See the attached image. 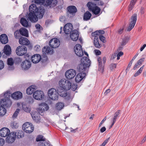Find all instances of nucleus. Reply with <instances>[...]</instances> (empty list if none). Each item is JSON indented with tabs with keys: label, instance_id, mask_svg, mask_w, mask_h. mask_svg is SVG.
Segmentation results:
<instances>
[{
	"label": "nucleus",
	"instance_id": "f257e3e1",
	"mask_svg": "<svg viewBox=\"0 0 146 146\" xmlns=\"http://www.w3.org/2000/svg\"><path fill=\"white\" fill-rule=\"evenodd\" d=\"M3 96L5 98L0 100V116L3 115L6 113V110L4 107H10L12 104L9 98L10 94L9 92L5 93Z\"/></svg>",
	"mask_w": 146,
	"mask_h": 146
},
{
	"label": "nucleus",
	"instance_id": "f03ea898",
	"mask_svg": "<svg viewBox=\"0 0 146 146\" xmlns=\"http://www.w3.org/2000/svg\"><path fill=\"white\" fill-rule=\"evenodd\" d=\"M91 61L87 57H84L81 60V63L79 65L77 68L80 72L84 71L88 72L87 69L90 66Z\"/></svg>",
	"mask_w": 146,
	"mask_h": 146
},
{
	"label": "nucleus",
	"instance_id": "7ed1b4c3",
	"mask_svg": "<svg viewBox=\"0 0 146 146\" xmlns=\"http://www.w3.org/2000/svg\"><path fill=\"white\" fill-rule=\"evenodd\" d=\"M29 9L30 12L36 13L39 19H41L43 17L45 12L43 8L40 7L38 8L35 4H32L30 5Z\"/></svg>",
	"mask_w": 146,
	"mask_h": 146
},
{
	"label": "nucleus",
	"instance_id": "20e7f679",
	"mask_svg": "<svg viewBox=\"0 0 146 146\" xmlns=\"http://www.w3.org/2000/svg\"><path fill=\"white\" fill-rule=\"evenodd\" d=\"M34 1L35 3L40 5L44 3L46 6H49V7L50 8L54 7L58 3L57 0H34Z\"/></svg>",
	"mask_w": 146,
	"mask_h": 146
},
{
	"label": "nucleus",
	"instance_id": "39448f33",
	"mask_svg": "<svg viewBox=\"0 0 146 146\" xmlns=\"http://www.w3.org/2000/svg\"><path fill=\"white\" fill-rule=\"evenodd\" d=\"M60 87L58 88L64 89L66 90H70L71 87V83L68 80L65 79H62L59 82Z\"/></svg>",
	"mask_w": 146,
	"mask_h": 146
},
{
	"label": "nucleus",
	"instance_id": "423d86ee",
	"mask_svg": "<svg viewBox=\"0 0 146 146\" xmlns=\"http://www.w3.org/2000/svg\"><path fill=\"white\" fill-rule=\"evenodd\" d=\"M87 6L89 10L91 11L94 14L98 15L100 12V8L97 6L95 4L91 2H89L87 4Z\"/></svg>",
	"mask_w": 146,
	"mask_h": 146
},
{
	"label": "nucleus",
	"instance_id": "0eeeda50",
	"mask_svg": "<svg viewBox=\"0 0 146 146\" xmlns=\"http://www.w3.org/2000/svg\"><path fill=\"white\" fill-rule=\"evenodd\" d=\"M67 90L64 89L58 88L57 90L58 94L60 96L65 97V99L66 100L69 101L70 99V94L67 93Z\"/></svg>",
	"mask_w": 146,
	"mask_h": 146
},
{
	"label": "nucleus",
	"instance_id": "6e6552de",
	"mask_svg": "<svg viewBox=\"0 0 146 146\" xmlns=\"http://www.w3.org/2000/svg\"><path fill=\"white\" fill-rule=\"evenodd\" d=\"M22 128L23 130L26 133H30L34 130V127L31 123L26 122L23 124Z\"/></svg>",
	"mask_w": 146,
	"mask_h": 146
},
{
	"label": "nucleus",
	"instance_id": "1a4fd4ad",
	"mask_svg": "<svg viewBox=\"0 0 146 146\" xmlns=\"http://www.w3.org/2000/svg\"><path fill=\"white\" fill-rule=\"evenodd\" d=\"M48 95L50 98L53 100H57L58 98V92L54 88H52L49 89L48 92Z\"/></svg>",
	"mask_w": 146,
	"mask_h": 146
},
{
	"label": "nucleus",
	"instance_id": "9d476101",
	"mask_svg": "<svg viewBox=\"0 0 146 146\" xmlns=\"http://www.w3.org/2000/svg\"><path fill=\"white\" fill-rule=\"evenodd\" d=\"M137 19V14H134L132 15L130 19L129 24L127 29V31H130L134 27L136 22Z\"/></svg>",
	"mask_w": 146,
	"mask_h": 146
},
{
	"label": "nucleus",
	"instance_id": "9b49d317",
	"mask_svg": "<svg viewBox=\"0 0 146 146\" xmlns=\"http://www.w3.org/2000/svg\"><path fill=\"white\" fill-rule=\"evenodd\" d=\"M60 42L59 40L56 38L52 39L49 43V46L53 48H58L60 45Z\"/></svg>",
	"mask_w": 146,
	"mask_h": 146
},
{
	"label": "nucleus",
	"instance_id": "f8f14e48",
	"mask_svg": "<svg viewBox=\"0 0 146 146\" xmlns=\"http://www.w3.org/2000/svg\"><path fill=\"white\" fill-rule=\"evenodd\" d=\"M27 51V48L25 46H19L16 49V52L19 56H23L25 54Z\"/></svg>",
	"mask_w": 146,
	"mask_h": 146
},
{
	"label": "nucleus",
	"instance_id": "ddd939ff",
	"mask_svg": "<svg viewBox=\"0 0 146 146\" xmlns=\"http://www.w3.org/2000/svg\"><path fill=\"white\" fill-rule=\"evenodd\" d=\"M68 16L69 17H72L75 14L77 11L76 8L74 6H70L67 7Z\"/></svg>",
	"mask_w": 146,
	"mask_h": 146
},
{
	"label": "nucleus",
	"instance_id": "4468645a",
	"mask_svg": "<svg viewBox=\"0 0 146 146\" xmlns=\"http://www.w3.org/2000/svg\"><path fill=\"white\" fill-rule=\"evenodd\" d=\"M74 52L76 55L79 57H81L84 55L82 47L79 44H77L75 46Z\"/></svg>",
	"mask_w": 146,
	"mask_h": 146
},
{
	"label": "nucleus",
	"instance_id": "2eb2a0df",
	"mask_svg": "<svg viewBox=\"0 0 146 146\" xmlns=\"http://www.w3.org/2000/svg\"><path fill=\"white\" fill-rule=\"evenodd\" d=\"M33 96L34 99L37 100H41L43 98L44 94L42 91L37 90L34 92Z\"/></svg>",
	"mask_w": 146,
	"mask_h": 146
},
{
	"label": "nucleus",
	"instance_id": "dca6fc26",
	"mask_svg": "<svg viewBox=\"0 0 146 146\" xmlns=\"http://www.w3.org/2000/svg\"><path fill=\"white\" fill-rule=\"evenodd\" d=\"M76 74V71L73 69H70L66 71L65 76L67 79H71L73 78Z\"/></svg>",
	"mask_w": 146,
	"mask_h": 146
},
{
	"label": "nucleus",
	"instance_id": "f3484780",
	"mask_svg": "<svg viewBox=\"0 0 146 146\" xmlns=\"http://www.w3.org/2000/svg\"><path fill=\"white\" fill-rule=\"evenodd\" d=\"M16 136V133L15 132H13L10 133L6 136V142L8 143H13L15 139Z\"/></svg>",
	"mask_w": 146,
	"mask_h": 146
},
{
	"label": "nucleus",
	"instance_id": "a211bd4d",
	"mask_svg": "<svg viewBox=\"0 0 146 146\" xmlns=\"http://www.w3.org/2000/svg\"><path fill=\"white\" fill-rule=\"evenodd\" d=\"M37 17L38 16L36 13L30 12L28 15L27 19L29 20L32 22H36L38 20Z\"/></svg>",
	"mask_w": 146,
	"mask_h": 146
},
{
	"label": "nucleus",
	"instance_id": "6ab92c4d",
	"mask_svg": "<svg viewBox=\"0 0 146 146\" xmlns=\"http://www.w3.org/2000/svg\"><path fill=\"white\" fill-rule=\"evenodd\" d=\"M87 72L84 71L80 72L76 76L75 80L76 82H79L86 76Z\"/></svg>",
	"mask_w": 146,
	"mask_h": 146
},
{
	"label": "nucleus",
	"instance_id": "aec40b11",
	"mask_svg": "<svg viewBox=\"0 0 146 146\" xmlns=\"http://www.w3.org/2000/svg\"><path fill=\"white\" fill-rule=\"evenodd\" d=\"M73 27L71 23H68L66 24L64 28V31L66 34H69L72 30Z\"/></svg>",
	"mask_w": 146,
	"mask_h": 146
},
{
	"label": "nucleus",
	"instance_id": "412c9836",
	"mask_svg": "<svg viewBox=\"0 0 146 146\" xmlns=\"http://www.w3.org/2000/svg\"><path fill=\"white\" fill-rule=\"evenodd\" d=\"M10 133V130L7 127H3L0 130V135L2 137H6Z\"/></svg>",
	"mask_w": 146,
	"mask_h": 146
},
{
	"label": "nucleus",
	"instance_id": "4be33fe9",
	"mask_svg": "<svg viewBox=\"0 0 146 146\" xmlns=\"http://www.w3.org/2000/svg\"><path fill=\"white\" fill-rule=\"evenodd\" d=\"M31 62L28 60H26L24 61L21 64L22 68L25 70H27L31 66Z\"/></svg>",
	"mask_w": 146,
	"mask_h": 146
},
{
	"label": "nucleus",
	"instance_id": "5701e85b",
	"mask_svg": "<svg viewBox=\"0 0 146 146\" xmlns=\"http://www.w3.org/2000/svg\"><path fill=\"white\" fill-rule=\"evenodd\" d=\"M79 35L78 32L76 30H74L70 34V37L72 40L76 41L78 38Z\"/></svg>",
	"mask_w": 146,
	"mask_h": 146
},
{
	"label": "nucleus",
	"instance_id": "b1692460",
	"mask_svg": "<svg viewBox=\"0 0 146 146\" xmlns=\"http://www.w3.org/2000/svg\"><path fill=\"white\" fill-rule=\"evenodd\" d=\"M41 59L40 55L38 54L33 55L31 58L32 62L35 64L38 63L41 60Z\"/></svg>",
	"mask_w": 146,
	"mask_h": 146
},
{
	"label": "nucleus",
	"instance_id": "393cba45",
	"mask_svg": "<svg viewBox=\"0 0 146 146\" xmlns=\"http://www.w3.org/2000/svg\"><path fill=\"white\" fill-rule=\"evenodd\" d=\"M19 43L20 44L27 45L30 44L29 40L26 37H21L19 39Z\"/></svg>",
	"mask_w": 146,
	"mask_h": 146
},
{
	"label": "nucleus",
	"instance_id": "a878e982",
	"mask_svg": "<svg viewBox=\"0 0 146 146\" xmlns=\"http://www.w3.org/2000/svg\"><path fill=\"white\" fill-rule=\"evenodd\" d=\"M22 93L20 92H16L11 95L12 98L15 100H19L22 97Z\"/></svg>",
	"mask_w": 146,
	"mask_h": 146
},
{
	"label": "nucleus",
	"instance_id": "bb28decb",
	"mask_svg": "<svg viewBox=\"0 0 146 146\" xmlns=\"http://www.w3.org/2000/svg\"><path fill=\"white\" fill-rule=\"evenodd\" d=\"M11 52V49L10 46L6 45L4 46L3 53L7 56L10 55Z\"/></svg>",
	"mask_w": 146,
	"mask_h": 146
},
{
	"label": "nucleus",
	"instance_id": "cd10ccee",
	"mask_svg": "<svg viewBox=\"0 0 146 146\" xmlns=\"http://www.w3.org/2000/svg\"><path fill=\"white\" fill-rule=\"evenodd\" d=\"M0 41L3 44H6L8 41V37L5 34H3L0 36Z\"/></svg>",
	"mask_w": 146,
	"mask_h": 146
},
{
	"label": "nucleus",
	"instance_id": "c85d7f7f",
	"mask_svg": "<svg viewBox=\"0 0 146 146\" xmlns=\"http://www.w3.org/2000/svg\"><path fill=\"white\" fill-rule=\"evenodd\" d=\"M42 50L43 53L48 54H51L53 52V49L48 46L44 47Z\"/></svg>",
	"mask_w": 146,
	"mask_h": 146
},
{
	"label": "nucleus",
	"instance_id": "c756f323",
	"mask_svg": "<svg viewBox=\"0 0 146 146\" xmlns=\"http://www.w3.org/2000/svg\"><path fill=\"white\" fill-rule=\"evenodd\" d=\"M20 35L26 37L29 36L28 30L24 28H21L19 30Z\"/></svg>",
	"mask_w": 146,
	"mask_h": 146
},
{
	"label": "nucleus",
	"instance_id": "7c9ffc66",
	"mask_svg": "<svg viewBox=\"0 0 146 146\" xmlns=\"http://www.w3.org/2000/svg\"><path fill=\"white\" fill-rule=\"evenodd\" d=\"M120 113V110H117L114 114V116L111 119L112 121L113 122V123H115L116 121L117 117H119V115Z\"/></svg>",
	"mask_w": 146,
	"mask_h": 146
},
{
	"label": "nucleus",
	"instance_id": "2f4dec72",
	"mask_svg": "<svg viewBox=\"0 0 146 146\" xmlns=\"http://www.w3.org/2000/svg\"><path fill=\"white\" fill-rule=\"evenodd\" d=\"M92 16L91 14L88 11L85 13L84 15L83 19L84 21H88L89 20Z\"/></svg>",
	"mask_w": 146,
	"mask_h": 146
},
{
	"label": "nucleus",
	"instance_id": "473e14b6",
	"mask_svg": "<svg viewBox=\"0 0 146 146\" xmlns=\"http://www.w3.org/2000/svg\"><path fill=\"white\" fill-rule=\"evenodd\" d=\"M35 88V86L33 85L30 86L26 90L27 93L28 94H32L34 92Z\"/></svg>",
	"mask_w": 146,
	"mask_h": 146
},
{
	"label": "nucleus",
	"instance_id": "72a5a7b5",
	"mask_svg": "<svg viewBox=\"0 0 146 146\" xmlns=\"http://www.w3.org/2000/svg\"><path fill=\"white\" fill-rule=\"evenodd\" d=\"M128 40V38L127 37H125L124 38H123L122 39V42L121 43V46H120L119 47L118 50H121V48H123V46H124L125 45L126 43L127 42Z\"/></svg>",
	"mask_w": 146,
	"mask_h": 146
},
{
	"label": "nucleus",
	"instance_id": "f704fd0d",
	"mask_svg": "<svg viewBox=\"0 0 146 146\" xmlns=\"http://www.w3.org/2000/svg\"><path fill=\"white\" fill-rule=\"evenodd\" d=\"M20 23L25 27H27L28 26V22L25 18H22L20 20Z\"/></svg>",
	"mask_w": 146,
	"mask_h": 146
},
{
	"label": "nucleus",
	"instance_id": "c9c22d12",
	"mask_svg": "<svg viewBox=\"0 0 146 146\" xmlns=\"http://www.w3.org/2000/svg\"><path fill=\"white\" fill-rule=\"evenodd\" d=\"M137 1V0H131L128 7L129 11H130L132 9Z\"/></svg>",
	"mask_w": 146,
	"mask_h": 146
},
{
	"label": "nucleus",
	"instance_id": "e433bc0d",
	"mask_svg": "<svg viewBox=\"0 0 146 146\" xmlns=\"http://www.w3.org/2000/svg\"><path fill=\"white\" fill-rule=\"evenodd\" d=\"M98 63L99 69L100 70H103L104 69V66L102 64V59L101 57H98Z\"/></svg>",
	"mask_w": 146,
	"mask_h": 146
},
{
	"label": "nucleus",
	"instance_id": "4c0bfd02",
	"mask_svg": "<svg viewBox=\"0 0 146 146\" xmlns=\"http://www.w3.org/2000/svg\"><path fill=\"white\" fill-rule=\"evenodd\" d=\"M94 44L95 46L97 48H99L101 47L99 43L98 37H96L94 38Z\"/></svg>",
	"mask_w": 146,
	"mask_h": 146
},
{
	"label": "nucleus",
	"instance_id": "58836bf2",
	"mask_svg": "<svg viewBox=\"0 0 146 146\" xmlns=\"http://www.w3.org/2000/svg\"><path fill=\"white\" fill-rule=\"evenodd\" d=\"M64 106L63 103L61 102H59L56 104V108L58 110H60L63 108Z\"/></svg>",
	"mask_w": 146,
	"mask_h": 146
},
{
	"label": "nucleus",
	"instance_id": "ea45409f",
	"mask_svg": "<svg viewBox=\"0 0 146 146\" xmlns=\"http://www.w3.org/2000/svg\"><path fill=\"white\" fill-rule=\"evenodd\" d=\"M23 110L25 112L28 113L31 111V109L29 106H27L24 104H22Z\"/></svg>",
	"mask_w": 146,
	"mask_h": 146
},
{
	"label": "nucleus",
	"instance_id": "a19ab883",
	"mask_svg": "<svg viewBox=\"0 0 146 146\" xmlns=\"http://www.w3.org/2000/svg\"><path fill=\"white\" fill-rule=\"evenodd\" d=\"M39 106H42V108H44V109L46 111L48 110L49 107L47 104L45 103H42L39 104Z\"/></svg>",
	"mask_w": 146,
	"mask_h": 146
},
{
	"label": "nucleus",
	"instance_id": "79ce46f5",
	"mask_svg": "<svg viewBox=\"0 0 146 146\" xmlns=\"http://www.w3.org/2000/svg\"><path fill=\"white\" fill-rule=\"evenodd\" d=\"M144 67V65L141 66L137 71L134 74V76L136 77L139 75L142 72Z\"/></svg>",
	"mask_w": 146,
	"mask_h": 146
},
{
	"label": "nucleus",
	"instance_id": "37998d69",
	"mask_svg": "<svg viewBox=\"0 0 146 146\" xmlns=\"http://www.w3.org/2000/svg\"><path fill=\"white\" fill-rule=\"evenodd\" d=\"M44 143H39V146H52L48 141H44Z\"/></svg>",
	"mask_w": 146,
	"mask_h": 146
},
{
	"label": "nucleus",
	"instance_id": "c03bdc74",
	"mask_svg": "<svg viewBox=\"0 0 146 146\" xmlns=\"http://www.w3.org/2000/svg\"><path fill=\"white\" fill-rule=\"evenodd\" d=\"M37 111L39 114L41 115H42L44 114V112L45 110L44 108H42V107H39L37 109Z\"/></svg>",
	"mask_w": 146,
	"mask_h": 146
},
{
	"label": "nucleus",
	"instance_id": "a18cd8bd",
	"mask_svg": "<svg viewBox=\"0 0 146 146\" xmlns=\"http://www.w3.org/2000/svg\"><path fill=\"white\" fill-rule=\"evenodd\" d=\"M31 116L35 122L38 123L40 121V117H39V115H38V116H36L35 115L31 114Z\"/></svg>",
	"mask_w": 146,
	"mask_h": 146
},
{
	"label": "nucleus",
	"instance_id": "49530a36",
	"mask_svg": "<svg viewBox=\"0 0 146 146\" xmlns=\"http://www.w3.org/2000/svg\"><path fill=\"white\" fill-rule=\"evenodd\" d=\"M45 140V138H44L43 136L41 135H39L38 136L36 139V141H44Z\"/></svg>",
	"mask_w": 146,
	"mask_h": 146
},
{
	"label": "nucleus",
	"instance_id": "de8ad7c7",
	"mask_svg": "<svg viewBox=\"0 0 146 146\" xmlns=\"http://www.w3.org/2000/svg\"><path fill=\"white\" fill-rule=\"evenodd\" d=\"M14 64V61L12 58H8L7 59V64L8 65L12 66Z\"/></svg>",
	"mask_w": 146,
	"mask_h": 146
},
{
	"label": "nucleus",
	"instance_id": "09e8293b",
	"mask_svg": "<svg viewBox=\"0 0 146 146\" xmlns=\"http://www.w3.org/2000/svg\"><path fill=\"white\" fill-rule=\"evenodd\" d=\"M19 31L17 30L14 32L15 36L17 39H19L20 36Z\"/></svg>",
	"mask_w": 146,
	"mask_h": 146
},
{
	"label": "nucleus",
	"instance_id": "8fccbe9b",
	"mask_svg": "<svg viewBox=\"0 0 146 146\" xmlns=\"http://www.w3.org/2000/svg\"><path fill=\"white\" fill-rule=\"evenodd\" d=\"M117 64H115L112 63L110 66V68L111 71L113 70L116 68Z\"/></svg>",
	"mask_w": 146,
	"mask_h": 146
},
{
	"label": "nucleus",
	"instance_id": "3c124183",
	"mask_svg": "<svg viewBox=\"0 0 146 146\" xmlns=\"http://www.w3.org/2000/svg\"><path fill=\"white\" fill-rule=\"evenodd\" d=\"M20 111L19 109L18 108L16 110L12 116L13 118H16L18 114L19 113Z\"/></svg>",
	"mask_w": 146,
	"mask_h": 146
},
{
	"label": "nucleus",
	"instance_id": "603ef678",
	"mask_svg": "<svg viewBox=\"0 0 146 146\" xmlns=\"http://www.w3.org/2000/svg\"><path fill=\"white\" fill-rule=\"evenodd\" d=\"M98 32V31H96L94 32H93L91 34L92 36H94V38L98 37L99 36Z\"/></svg>",
	"mask_w": 146,
	"mask_h": 146
},
{
	"label": "nucleus",
	"instance_id": "864d4df0",
	"mask_svg": "<svg viewBox=\"0 0 146 146\" xmlns=\"http://www.w3.org/2000/svg\"><path fill=\"white\" fill-rule=\"evenodd\" d=\"M18 132H19L18 134V138H22L24 137V134L23 131H19Z\"/></svg>",
	"mask_w": 146,
	"mask_h": 146
},
{
	"label": "nucleus",
	"instance_id": "5fc2aeb1",
	"mask_svg": "<svg viewBox=\"0 0 146 146\" xmlns=\"http://www.w3.org/2000/svg\"><path fill=\"white\" fill-rule=\"evenodd\" d=\"M17 124L15 122H13L11 123V127L13 128H16L17 127Z\"/></svg>",
	"mask_w": 146,
	"mask_h": 146
},
{
	"label": "nucleus",
	"instance_id": "6e6d98bb",
	"mask_svg": "<svg viewBox=\"0 0 146 146\" xmlns=\"http://www.w3.org/2000/svg\"><path fill=\"white\" fill-rule=\"evenodd\" d=\"M99 38L100 40L103 42H105V38L102 35H100L99 36Z\"/></svg>",
	"mask_w": 146,
	"mask_h": 146
},
{
	"label": "nucleus",
	"instance_id": "4d7b16f0",
	"mask_svg": "<svg viewBox=\"0 0 146 146\" xmlns=\"http://www.w3.org/2000/svg\"><path fill=\"white\" fill-rule=\"evenodd\" d=\"M123 54V53L121 51L119 52L117 54V59L119 60L120 58V57L122 56Z\"/></svg>",
	"mask_w": 146,
	"mask_h": 146
},
{
	"label": "nucleus",
	"instance_id": "13d9d810",
	"mask_svg": "<svg viewBox=\"0 0 146 146\" xmlns=\"http://www.w3.org/2000/svg\"><path fill=\"white\" fill-rule=\"evenodd\" d=\"M72 90L74 91L76 90L77 88V85L74 84H71V88Z\"/></svg>",
	"mask_w": 146,
	"mask_h": 146
},
{
	"label": "nucleus",
	"instance_id": "bf43d9fd",
	"mask_svg": "<svg viewBox=\"0 0 146 146\" xmlns=\"http://www.w3.org/2000/svg\"><path fill=\"white\" fill-rule=\"evenodd\" d=\"M145 58H142L138 60L137 62V64H139L140 65L142 64V63L144 61Z\"/></svg>",
	"mask_w": 146,
	"mask_h": 146
},
{
	"label": "nucleus",
	"instance_id": "052dcab7",
	"mask_svg": "<svg viewBox=\"0 0 146 146\" xmlns=\"http://www.w3.org/2000/svg\"><path fill=\"white\" fill-rule=\"evenodd\" d=\"M5 141L4 139L1 138H0V146H2L4 144Z\"/></svg>",
	"mask_w": 146,
	"mask_h": 146
},
{
	"label": "nucleus",
	"instance_id": "680f3d73",
	"mask_svg": "<svg viewBox=\"0 0 146 146\" xmlns=\"http://www.w3.org/2000/svg\"><path fill=\"white\" fill-rule=\"evenodd\" d=\"M4 67V64L3 61L0 60V70L2 69Z\"/></svg>",
	"mask_w": 146,
	"mask_h": 146
},
{
	"label": "nucleus",
	"instance_id": "e2e57ef3",
	"mask_svg": "<svg viewBox=\"0 0 146 146\" xmlns=\"http://www.w3.org/2000/svg\"><path fill=\"white\" fill-rule=\"evenodd\" d=\"M109 138H110L109 137L106 139L103 142V143L101 145L102 146H104L106 143L108 142Z\"/></svg>",
	"mask_w": 146,
	"mask_h": 146
},
{
	"label": "nucleus",
	"instance_id": "0e129e2a",
	"mask_svg": "<svg viewBox=\"0 0 146 146\" xmlns=\"http://www.w3.org/2000/svg\"><path fill=\"white\" fill-rule=\"evenodd\" d=\"M94 51L96 54V55H100L101 54L100 51L99 50H95Z\"/></svg>",
	"mask_w": 146,
	"mask_h": 146
},
{
	"label": "nucleus",
	"instance_id": "69168bd1",
	"mask_svg": "<svg viewBox=\"0 0 146 146\" xmlns=\"http://www.w3.org/2000/svg\"><path fill=\"white\" fill-rule=\"evenodd\" d=\"M106 117H105L102 120L100 123L99 124V127H100L101 125L104 123V122L106 120Z\"/></svg>",
	"mask_w": 146,
	"mask_h": 146
},
{
	"label": "nucleus",
	"instance_id": "338daca9",
	"mask_svg": "<svg viewBox=\"0 0 146 146\" xmlns=\"http://www.w3.org/2000/svg\"><path fill=\"white\" fill-rule=\"evenodd\" d=\"M140 66V65H139V64H137V62L134 65V67H133V69L134 70H135L136 68H139Z\"/></svg>",
	"mask_w": 146,
	"mask_h": 146
},
{
	"label": "nucleus",
	"instance_id": "774afa93",
	"mask_svg": "<svg viewBox=\"0 0 146 146\" xmlns=\"http://www.w3.org/2000/svg\"><path fill=\"white\" fill-rule=\"evenodd\" d=\"M117 56V53H114L111 56L110 59L111 60H113L116 58Z\"/></svg>",
	"mask_w": 146,
	"mask_h": 146
}]
</instances>
